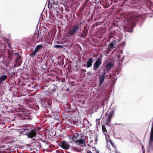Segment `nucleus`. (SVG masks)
Masks as SVG:
<instances>
[{"mask_svg":"<svg viewBox=\"0 0 153 153\" xmlns=\"http://www.w3.org/2000/svg\"><path fill=\"white\" fill-rule=\"evenodd\" d=\"M51 103L48 101L45 102L42 104V106L43 107L45 111L49 113L47 115V117L51 118L52 119L59 120L60 117L59 115L57 112H53V110L51 108Z\"/></svg>","mask_w":153,"mask_h":153,"instance_id":"f257e3e1","label":"nucleus"},{"mask_svg":"<svg viewBox=\"0 0 153 153\" xmlns=\"http://www.w3.org/2000/svg\"><path fill=\"white\" fill-rule=\"evenodd\" d=\"M126 21H127L128 26H126V27L130 29V30L127 31L129 32L132 33L133 32L132 29L134 27V23L136 22V20L133 17H129L127 19Z\"/></svg>","mask_w":153,"mask_h":153,"instance_id":"f03ea898","label":"nucleus"},{"mask_svg":"<svg viewBox=\"0 0 153 153\" xmlns=\"http://www.w3.org/2000/svg\"><path fill=\"white\" fill-rule=\"evenodd\" d=\"M79 25L74 24L69 30L68 34V36L70 37L71 36H74L76 33L77 31L79 30Z\"/></svg>","mask_w":153,"mask_h":153,"instance_id":"7ed1b4c3","label":"nucleus"},{"mask_svg":"<svg viewBox=\"0 0 153 153\" xmlns=\"http://www.w3.org/2000/svg\"><path fill=\"white\" fill-rule=\"evenodd\" d=\"M21 87L20 89L18 87H11L9 89V90L10 91L13 92L14 94H19L20 92L21 93L22 92V91H23L22 90L23 87Z\"/></svg>","mask_w":153,"mask_h":153,"instance_id":"20e7f679","label":"nucleus"},{"mask_svg":"<svg viewBox=\"0 0 153 153\" xmlns=\"http://www.w3.org/2000/svg\"><path fill=\"white\" fill-rule=\"evenodd\" d=\"M59 146L65 150L69 149L70 147V145L68 143L64 140L59 143Z\"/></svg>","mask_w":153,"mask_h":153,"instance_id":"39448f33","label":"nucleus"},{"mask_svg":"<svg viewBox=\"0 0 153 153\" xmlns=\"http://www.w3.org/2000/svg\"><path fill=\"white\" fill-rule=\"evenodd\" d=\"M102 63V60L100 59H98L94 63L93 68L94 70L96 71L97 69L100 67Z\"/></svg>","mask_w":153,"mask_h":153,"instance_id":"423d86ee","label":"nucleus"},{"mask_svg":"<svg viewBox=\"0 0 153 153\" xmlns=\"http://www.w3.org/2000/svg\"><path fill=\"white\" fill-rule=\"evenodd\" d=\"M42 47V45H37L34 51L31 54V56L33 57H34L36 55V53L41 49Z\"/></svg>","mask_w":153,"mask_h":153,"instance_id":"0eeeda50","label":"nucleus"},{"mask_svg":"<svg viewBox=\"0 0 153 153\" xmlns=\"http://www.w3.org/2000/svg\"><path fill=\"white\" fill-rule=\"evenodd\" d=\"M75 142L76 145L79 146H82L83 144L85 146H86V143L82 138H79L78 140H76Z\"/></svg>","mask_w":153,"mask_h":153,"instance_id":"6e6552de","label":"nucleus"},{"mask_svg":"<svg viewBox=\"0 0 153 153\" xmlns=\"http://www.w3.org/2000/svg\"><path fill=\"white\" fill-rule=\"evenodd\" d=\"M105 72L104 71L102 74L99 75V85H101L103 82L105 78Z\"/></svg>","mask_w":153,"mask_h":153,"instance_id":"1a4fd4ad","label":"nucleus"},{"mask_svg":"<svg viewBox=\"0 0 153 153\" xmlns=\"http://www.w3.org/2000/svg\"><path fill=\"white\" fill-rule=\"evenodd\" d=\"M70 112H71L66 111V110L65 109L63 113L62 117L66 119H69L70 117Z\"/></svg>","mask_w":153,"mask_h":153,"instance_id":"9d476101","label":"nucleus"},{"mask_svg":"<svg viewBox=\"0 0 153 153\" xmlns=\"http://www.w3.org/2000/svg\"><path fill=\"white\" fill-rule=\"evenodd\" d=\"M93 63V58L90 57L87 62V65H84V66H86L87 68H89L91 67Z\"/></svg>","mask_w":153,"mask_h":153,"instance_id":"9b49d317","label":"nucleus"},{"mask_svg":"<svg viewBox=\"0 0 153 153\" xmlns=\"http://www.w3.org/2000/svg\"><path fill=\"white\" fill-rule=\"evenodd\" d=\"M65 109L66 110V111H69L72 112L73 110L72 108L71 105L67 103L65 106Z\"/></svg>","mask_w":153,"mask_h":153,"instance_id":"f8f14e48","label":"nucleus"},{"mask_svg":"<svg viewBox=\"0 0 153 153\" xmlns=\"http://www.w3.org/2000/svg\"><path fill=\"white\" fill-rule=\"evenodd\" d=\"M114 64L111 62H110L107 64L106 68L107 70H110L113 66Z\"/></svg>","mask_w":153,"mask_h":153,"instance_id":"ddd939ff","label":"nucleus"},{"mask_svg":"<svg viewBox=\"0 0 153 153\" xmlns=\"http://www.w3.org/2000/svg\"><path fill=\"white\" fill-rule=\"evenodd\" d=\"M32 130H33L31 129L26 128L25 132V135L27 136L28 137H30L29 136L31 134Z\"/></svg>","mask_w":153,"mask_h":153,"instance_id":"4468645a","label":"nucleus"},{"mask_svg":"<svg viewBox=\"0 0 153 153\" xmlns=\"http://www.w3.org/2000/svg\"><path fill=\"white\" fill-rule=\"evenodd\" d=\"M79 135L80 134L79 133H75V134H74L73 136L71 138L72 140L75 142L76 140H75L74 139H77L79 138Z\"/></svg>","mask_w":153,"mask_h":153,"instance_id":"2eb2a0df","label":"nucleus"},{"mask_svg":"<svg viewBox=\"0 0 153 153\" xmlns=\"http://www.w3.org/2000/svg\"><path fill=\"white\" fill-rule=\"evenodd\" d=\"M116 44V41L115 40L112 41L108 45L109 47L108 48V49H113L114 48V46Z\"/></svg>","mask_w":153,"mask_h":153,"instance_id":"dca6fc26","label":"nucleus"},{"mask_svg":"<svg viewBox=\"0 0 153 153\" xmlns=\"http://www.w3.org/2000/svg\"><path fill=\"white\" fill-rule=\"evenodd\" d=\"M7 76L6 75H3L0 77V82L1 83L3 81L5 80L7 78Z\"/></svg>","mask_w":153,"mask_h":153,"instance_id":"f3484780","label":"nucleus"},{"mask_svg":"<svg viewBox=\"0 0 153 153\" xmlns=\"http://www.w3.org/2000/svg\"><path fill=\"white\" fill-rule=\"evenodd\" d=\"M114 113V110L111 109L110 111L108 117L112 118Z\"/></svg>","mask_w":153,"mask_h":153,"instance_id":"a211bd4d","label":"nucleus"},{"mask_svg":"<svg viewBox=\"0 0 153 153\" xmlns=\"http://www.w3.org/2000/svg\"><path fill=\"white\" fill-rule=\"evenodd\" d=\"M102 132L105 133H107V130L105 125H102Z\"/></svg>","mask_w":153,"mask_h":153,"instance_id":"6ab92c4d","label":"nucleus"},{"mask_svg":"<svg viewBox=\"0 0 153 153\" xmlns=\"http://www.w3.org/2000/svg\"><path fill=\"white\" fill-rule=\"evenodd\" d=\"M54 48H59V49H62L63 48V46L62 45H55L54 46Z\"/></svg>","mask_w":153,"mask_h":153,"instance_id":"aec40b11","label":"nucleus"},{"mask_svg":"<svg viewBox=\"0 0 153 153\" xmlns=\"http://www.w3.org/2000/svg\"><path fill=\"white\" fill-rule=\"evenodd\" d=\"M36 144L38 146V148H39V149H40L41 147V144L40 142H39L38 141H37V142H36Z\"/></svg>","mask_w":153,"mask_h":153,"instance_id":"412c9836","label":"nucleus"},{"mask_svg":"<svg viewBox=\"0 0 153 153\" xmlns=\"http://www.w3.org/2000/svg\"><path fill=\"white\" fill-rule=\"evenodd\" d=\"M153 142V136L150 135L149 142L150 144H151Z\"/></svg>","mask_w":153,"mask_h":153,"instance_id":"4be33fe9","label":"nucleus"},{"mask_svg":"<svg viewBox=\"0 0 153 153\" xmlns=\"http://www.w3.org/2000/svg\"><path fill=\"white\" fill-rule=\"evenodd\" d=\"M106 121L107 122H110H110L111 121V118L109 117H108L107 116L106 117Z\"/></svg>","mask_w":153,"mask_h":153,"instance_id":"5701e85b","label":"nucleus"},{"mask_svg":"<svg viewBox=\"0 0 153 153\" xmlns=\"http://www.w3.org/2000/svg\"><path fill=\"white\" fill-rule=\"evenodd\" d=\"M149 149H153V141L151 144H150L149 143Z\"/></svg>","mask_w":153,"mask_h":153,"instance_id":"b1692460","label":"nucleus"},{"mask_svg":"<svg viewBox=\"0 0 153 153\" xmlns=\"http://www.w3.org/2000/svg\"><path fill=\"white\" fill-rule=\"evenodd\" d=\"M110 143L111 144V145L113 147H115L114 145L111 140H110Z\"/></svg>","mask_w":153,"mask_h":153,"instance_id":"393cba45","label":"nucleus"},{"mask_svg":"<svg viewBox=\"0 0 153 153\" xmlns=\"http://www.w3.org/2000/svg\"><path fill=\"white\" fill-rule=\"evenodd\" d=\"M109 123L110 122H108L105 121V124L107 126H110L111 125L109 124Z\"/></svg>","mask_w":153,"mask_h":153,"instance_id":"a878e982","label":"nucleus"},{"mask_svg":"<svg viewBox=\"0 0 153 153\" xmlns=\"http://www.w3.org/2000/svg\"><path fill=\"white\" fill-rule=\"evenodd\" d=\"M26 129V128H23L21 129V131H22V132H23L24 133H25Z\"/></svg>","mask_w":153,"mask_h":153,"instance_id":"bb28decb","label":"nucleus"},{"mask_svg":"<svg viewBox=\"0 0 153 153\" xmlns=\"http://www.w3.org/2000/svg\"><path fill=\"white\" fill-rule=\"evenodd\" d=\"M23 119L24 120L29 119L30 120H31V118L30 117H24L23 118Z\"/></svg>","mask_w":153,"mask_h":153,"instance_id":"cd10ccee","label":"nucleus"},{"mask_svg":"<svg viewBox=\"0 0 153 153\" xmlns=\"http://www.w3.org/2000/svg\"><path fill=\"white\" fill-rule=\"evenodd\" d=\"M84 137V135L83 134L81 133L80 134V135H79V137H80V138H82H82L83 137Z\"/></svg>","mask_w":153,"mask_h":153,"instance_id":"c85d7f7f","label":"nucleus"},{"mask_svg":"<svg viewBox=\"0 0 153 153\" xmlns=\"http://www.w3.org/2000/svg\"><path fill=\"white\" fill-rule=\"evenodd\" d=\"M56 89L53 88L51 91V93H54L55 91H56Z\"/></svg>","mask_w":153,"mask_h":153,"instance_id":"c756f323","label":"nucleus"},{"mask_svg":"<svg viewBox=\"0 0 153 153\" xmlns=\"http://www.w3.org/2000/svg\"><path fill=\"white\" fill-rule=\"evenodd\" d=\"M98 140V136L97 135L95 137V140L96 142V143H97V141Z\"/></svg>","mask_w":153,"mask_h":153,"instance_id":"7c9ffc66","label":"nucleus"},{"mask_svg":"<svg viewBox=\"0 0 153 153\" xmlns=\"http://www.w3.org/2000/svg\"><path fill=\"white\" fill-rule=\"evenodd\" d=\"M36 37L37 39L39 38V33H37Z\"/></svg>","mask_w":153,"mask_h":153,"instance_id":"2f4dec72","label":"nucleus"},{"mask_svg":"<svg viewBox=\"0 0 153 153\" xmlns=\"http://www.w3.org/2000/svg\"><path fill=\"white\" fill-rule=\"evenodd\" d=\"M20 134H23L25 135V133L23 132H22L21 131H20Z\"/></svg>","mask_w":153,"mask_h":153,"instance_id":"473e14b6","label":"nucleus"},{"mask_svg":"<svg viewBox=\"0 0 153 153\" xmlns=\"http://www.w3.org/2000/svg\"><path fill=\"white\" fill-rule=\"evenodd\" d=\"M88 131L91 134H93L92 131L91 130H89Z\"/></svg>","mask_w":153,"mask_h":153,"instance_id":"72a5a7b5","label":"nucleus"},{"mask_svg":"<svg viewBox=\"0 0 153 153\" xmlns=\"http://www.w3.org/2000/svg\"><path fill=\"white\" fill-rule=\"evenodd\" d=\"M150 135L153 136V131H151Z\"/></svg>","mask_w":153,"mask_h":153,"instance_id":"f704fd0d","label":"nucleus"},{"mask_svg":"<svg viewBox=\"0 0 153 153\" xmlns=\"http://www.w3.org/2000/svg\"><path fill=\"white\" fill-rule=\"evenodd\" d=\"M110 146L109 145H107L106 146V147L108 148H109V149L110 150V151H111V149L109 148V147H110Z\"/></svg>","mask_w":153,"mask_h":153,"instance_id":"c9c22d12","label":"nucleus"},{"mask_svg":"<svg viewBox=\"0 0 153 153\" xmlns=\"http://www.w3.org/2000/svg\"><path fill=\"white\" fill-rule=\"evenodd\" d=\"M87 153H92V152L90 150H88L87 152Z\"/></svg>","mask_w":153,"mask_h":153,"instance_id":"e433bc0d","label":"nucleus"},{"mask_svg":"<svg viewBox=\"0 0 153 153\" xmlns=\"http://www.w3.org/2000/svg\"><path fill=\"white\" fill-rule=\"evenodd\" d=\"M96 153H99V151L97 150L96 152Z\"/></svg>","mask_w":153,"mask_h":153,"instance_id":"4c0bfd02","label":"nucleus"},{"mask_svg":"<svg viewBox=\"0 0 153 153\" xmlns=\"http://www.w3.org/2000/svg\"><path fill=\"white\" fill-rule=\"evenodd\" d=\"M69 88H67V89H66V91H69Z\"/></svg>","mask_w":153,"mask_h":153,"instance_id":"58836bf2","label":"nucleus"},{"mask_svg":"<svg viewBox=\"0 0 153 153\" xmlns=\"http://www.w3.org/2000/svg\"><path fill=\"white\" fill-rule=\"evenodd\" d=\"M2 124H5V123L4 122H3V123H2Z\"/></svg>","mask_w":153,"mask_h":153,"instance_id":"ea45409f","label":"nucleus"},{"mask_svg":"<svg viewBox=\"0 0 153 153\" xmlns=\"http://www.w3.org/2000/svg\"><path fill=\"white\" fill-rule=\"evenodd\" d=\"M118 124L119 125H121V124L120 123L119 124Z\"/></svg>","mask_w":153,"mask_h":153,"instance_id":"a19ab883","label":"nucleus"},{"mask_svg":"<svg viewBox=\"0 0 153 153\" xmlns=\"http://www.w3.org/2000/svg\"><path fill=\"white\" fill-rule=\"evenodd\" d=\"M36 87L34 86V87H32L33 88H35Z\"/></svg>","mask_w":153,"mask_h":153,"instance_id":"79ce46f5","label":"nucleus"},{"mask_svg":"<svg viewBox=\"0 0 153 153\" xmlns=\"http://www.w3.org/2000/svg\"><path fill=\"white\" fill-rule=\"evenodd\" d=\"M116 152V153H120L119 152Z\"/></svg>","mask_w":153,"mask_h":153,"instance_id":"37998d69","label":"nucleus"},{"mask_svg":"<svg viewBox=\"0 0 153 153\" xmlns=\"http://www.w3.org/2000/svg\"><path fill=\"white\" fill-rule=\"evenodd\" d=\"M117 124H118L117 123H115V125H116Z\"/></svg>","mask_w":153,"mask_h":153,"instance_id":"c03bdc74","label":"nucleus"},{"mask_svg":"<svg viewBox=\"0 0 153 153\" xmlns=\"http://www.w3.org/2000/svg\"><path fill=\"white\" fill-rule=\"evenodd\" d=\"M28 86H30V85H28Z\"/></svg>","mask_w":153,"mask_h":153,"instance_id":"a18cd8bd","label":"nucleus"},{"mask_svg":"<svg viewBox=\"0 0 153 153\" xmlns=\"http://www.w3.org/2000/svg\"><path fill=\"white\" fill-rule=\"evenodd\" d=\"M42 87V86H41V87L42 88V87Z\"/></svg>","mask_w":153,"mask_h":153,"instance_id":"49530a36","label":"nucleus"},{"mask_svg":"<svg viewBox=\"0 0 153 153\" xmlns=\"http://www.w3.org/2000/svg\"><path fill=\"white\" fill-rule=\"evenodd\" d=\"M143 153H144V152H143Z\"/></svg>","mask_w":153,"mask_h":153,"instance_id":"de8ad7c7","label":"nucleus"}]
</instances>
